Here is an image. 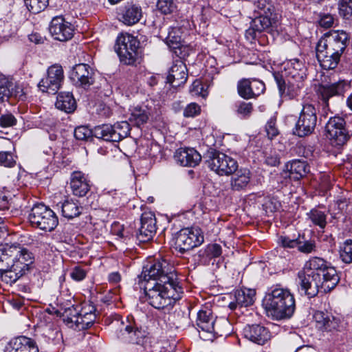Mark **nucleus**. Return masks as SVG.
I'll use <instances>...</instances> for the list:
<instances>
[{
	"instance_id": "47",
	"label": "nucleus",
	"mask_w": 352,
	"mask_h": 352,
	"mask_svg": "<svg viewBox=\"0 0 352 352\" xmlns=\"http://www.w3.org/2000/svg\"><path fill=\"white\" fill-rule=\"evenodd\" d=\"M222 254V248L221 246L217 243H211L208 244L204 250L199 252V255L206 256V258L210 259L212 258H217L220 256Z\"/></svg>"
},
{
	"instance_id": "33",
	"label": "nucleus",
	"mask_w": 352,
	"mask_h": 352,
	"mask_svg": "<svg viewBox=\"0 0 352 352\" xmlns=\"http://www.w3.org/2000/svg\"><path fill=\"white\" fill-rule=\"evenodd\" d=\"M286 169L289 173V178L294 180H299L309 172V167L306 162L298 160L287 163Z\"/></svg>"
},
{
	"instance_id": "52",
	"label": "nucleus",
	"mask_w": 352,
	"mask_h": 352,
	"mask_svg": "<svg viewBox=\"0 0 352 352\" xmlns=\"http://www.w3.org/2000/svg\"><path fill=\"white\" fill-rule=\"evenodd\" d=\"M93 135V130L87 126H80L74 130V137L78 140H87Z\"/></svg>"
},
{
	"instance_id": "60",
	"label": "nucleus",
	"mask_w": 352,
	"mask_h": 352,
	"mask_svg": "<svg viewBox=\"0 0 352 352\" xmlns=\"http://www.w3.org/2000/svg\"><path fill=\"white\" fill-rule=\"evenodd\" d=\"M181 40L179 37L175 36L173 35V33L170 32L168 34L166 37V43L169 46L170 48L173 50H177L180 48L181 46Z\"/></svg>"
},
{
	"instance_id": "43",
	"label": "nucleus",
	"mask_w": 352,
	"mask_h": 352,
	"mask_svg": "<svg viewBox=\"0 0 352 352\" xmlns=\"http://www.w3.org/2000/svg\"><path fill=\"white\" fill-rule=\"evenodd\" d=\"M23 275L21 272L14 270L12 265L6 270H0L1 281L10 285L16 283Z\"/></svg>"
},
{
	"instance_id": "19",
	"label": "nucleus",
	"mask_w": 352,
	"mask_h": 352,
	"mask_svg": "<svg viewBox=\"0 0 352 352\" xmlns=\"http://www.w3.org/2000/svg\"><path fill=\"white\" fill-rule=\"evenodd\" d=\"M70 78L76 86L85 89L88 88L94 82V72L87 64L76 65Z\"/></svg>"
},
{
	"instance_id": "1",
	"label": "nucleus",
	"mask_w": 352,
	"mask_h": 352,
	"mask_svg": "<svg viewBox=\"0 0 352 352\" xmlns=\"http://www.w3.org/2000/svg\"><path fill=\"white\" fill-rule=\"evenodd\" d=\"M267 315L280 320L289 318L295 310V299L289 289L276 287L265 298Z\"/></svg>"
},
{
	"instance_id": "27",
	"label": "nucleus",
	"mask_w": 352,
	"mask_h": 352,
	"mask_svg": "<svg viewBox=\"0 0 352 352\" xmlns=\"http://www.w3.org/2000/svg\"><path fill=\"white\" fill-rule=\"evenodd\" d=\"M188 78L186 65L180 60H176L168 71L167 80L173 87L184 84Z\"/></svg>"
},
{
	"instance_id": "57",
	"label": "nucleus",
	"mask_w": 352,
	"mask_h": 352,
	"mask_svg": "<svg viewBox=\"0 0 352 352\" xmlns=\"http://www.w3.org/2000/svg\"><path fill=\"white\" fill-rule=\"evenodd\" d=\"M16 124V119L10 113L3 114L0 116V126L1 127H10Z\"/></svg>"
},
{
	"instance_id": "17",
	"label": "nucleus",
	"mask_w": 352,
	"mask_h": 352,
	"mask_svg": "<svg viewBox=\"0 0 352 352\" xmlns=\"http://www.w3.org/2000/svg\"><path fill=\"white\" fill-rule=\"evenodd\" d=\"M49 30L54 39L60 41H66L73 36L72 25L62 16L54 17L50 23Z\"/></svg>"
},
{
	"instance_id": "23",
	"label": "nucleus",
	"mask_w": 352,
	"mask_h": 352,
	"mask_svg": "<svg viewBox=\"0 0 352 352\" xmlns=\"http://www.w3.org/2000/svg\"><path fill=\"white\" fill-rule=\"evenodd\" d=\"M256 292L251 289H241L236 290L231 294L232 301L229 303V308L232 310L237 307H248L252 305L254 301Z\"/></svg>"
},
{
	"instance_id": "64",
	"label": "nucleus",
	"mask_w": 352,
	"mask_h": 352,
	"mask_svg": "<svg viewBox=\"0 0 352 352\" xmlns=\"http://www.w3.org/2000/svg\"><path fill=\"white\" fill-rule=\"evenodd\" d=\"M265 162L271 166H276L279 164L280 160L277 155H270L266 157Z\"/></svg>"
},
{
	"instance_id": "59",
	"label": "nucleus",
	"mask_w": 352,
	"mask_h": 352,
	"mask_svg": "<svg viewBox=\"0 0 352 352\" xmlns=\"http://www.w3.org/2000/svg\"><path fill=\"white\" fill-rule=\"evenodd\" d=\"M86 274L87 273L85 270H83L80 266H76L73 268L70 276L74 280L76 281H80L85 278Z\"/></svg>"
},
{
	"instance_id": "24",
	"label": "nucleus",
	"mask_w": 352,
	"mask_h": 352,
	"mask_svg": "<svg viewBox=\"0 0 352 352\" xmlns=\"http://www.w3.org/2000/svg\"><path fill=\"white\" fill-rule=\"evenodd\" d=\"M175 160L183 166L195 167L201 160V155L193 148H180L175 154Z\"/></svg>"
},
{
	"instance_id": "58",
	"label": "nucleus",
	"mask_w": 352,
	"mask_h": 352,
	"mask_svg": "<svg viewBox=\"0 0 352 352\" xmlns=\"http://www.w3.org/2000/svg\"><path fill=\"white\" fill-rule=\"evenodd\" d=\"M265 131L270 139H272L278 134V129L276 126V119L270 118L265 125Z\"/></svg>"
},
{
	"instance_id": "15",
	"label": "nucleus",
	"mask_w": 352,
	"mask_h": 352,
	"mask_svg": "<svg viewBox=\"0 0 352 352\" xmlns=\"http://www.w3.org/2000/svg\"><path fill=\"white\" fill-rule=\"evenodd\" d=\"M265 90L263 81L257 79H242L238 82L237 91L243 99L254 98L262 94Z\"/></svg>"
},
{
	"instance_id": "11",
	"label": "nucleus",
	"mask_w": 352,
	"mask_h": 352,
	"mask_svg": "<svg viewBox=\"0 0 352 352\" xmlns=\"http://www.w3.org/2000/svg\"><path fill=\"white\" fill-rule=\"evenodd\" d=\"M346 122L342 117L331 118L325 126L326 136L333 146H342L349 139V132L345 128Z\"/></svg>"
},
{
	"instance_id": "10",
	"label": "nucleus",
	"mask_w": 352,
	"mask_h": 352,
	"mask_svg": "<svg viewBox=\"0 0 352 352\" xmlns=\"http://www.w3.org/2000/svg\"><path fill=\"white\" fill-rule=\"evenodd\" d=\"M206 162L208 167L219 175H232L238 168L234 159L218 151L210 153Z\"/></svg>"
},
{
	"instance_id": "8",
	"label": "nucleus",
	"mask_w": 352,
	"mask_h": 352,
	"mask_svg": "<svg viewBox=\"0 0 352 352\" xmlns=\"http://www.w3.org/2000/svg\"><path fill=\"white\" fill-rule=\"evenodd\" d=\"M316 123L317 113L315 107L311 104L305 103L294 129V134L299 137L309 135L314 131Z\"/></svg>"
},
{
	"instance_id": "54",
	"label": "nucleus",
	"mask_w": 352,
	"mask_h": 352,
	"mask_svg": "<svg viewBox=\"0 0 352 352\" xmlns=\"http://www.w3.org/2000/svg\"><path fill=\"white\" fill-rule=\"evenodd\" d=\"M201 113V107L195 103L188 104L184 110V116L186 118H194Z\"/></svg>"
},
{
	"instance_id": "28",
	"label": "nucleus",
	"mask_w": 352,
	"mask_h": 352,
	"mask_svg": "<svg viewBox=\"0 0 352 352\" xmlns=\"http://www.w3.org/2000/svg\"><path fill=\"white\" fill-rule=\"evenodd\" d=\"M70 186L73 194L77 197H84L90 190L87 177L80 171H75L71 175Z\"/></svg>"
},
{
	"instance_id": "29",
	"label": "nucleus",
	"mask_w": 352,
	"mask_h": 352,
	"mask_svg": "<svg viewBox=\"0 0 352 352\" xmlns=\"http://www.w3.org/2000/svg\"><path fill=\"white\" fill-rule=\"evenodd\" d=\"M10 344V349L8 352H38L35 342L25 336L13 339Z\"/></svg>"
},
{
	"instance_id": "5",
	"label": "nucleus",
	"mask_w": 352,
	"mask_h": 352,
	"mask_svg": "<svg viewBox=\"0 0 352 352\" xmlns=\"http://www.w3.org/2000/svg\"><path fill=\"white\" fill-rule=\"evenodd\" d=\"M28 220L32 227L49 232L53 230L58 223L53 210L42 204H35L32 207Z\"/></svg>"
},
{
	"instance_id": "53",
	"label": "nucleus",
	"mask_w": 352,
	"mask_h": 352,
	"mask_svg": "<svg viewBox=\"0 0 352 352\" xmlns=\"http://www.w3.org/2000/svg\"><path fill=\"white\" fill-rule=\"evenodd\" d=\"M339 12L345 18L352 15V0H339Z\"/></svg>"
},
{
	"instance_id": "4",
	"label": "nucleus",
	"mask_w": 352,
	"mask_h": 352,
	"mask_svg": "<svg viewBox=\"0 0 352 352\" xmlns=\"http://www.w3.org/2000/svg\"><path fill=\"white\" fill-rule=\"evenodd\" d=\"M304 271H312L313 274H318L327 289H333L340 281V276L335 267L328 265L327 262L320 257L311 258L306 262Z\"/></svg>"
},
{
	"instance_id": "21",
	"label": "nucleus",
	"mask_w": 352,
	"mask_h": 352,
	"mask_svg": "<svg viewBox=\"0 0 352 352\" xmlns=\"http://www.w3.org/2000/svg\"><path fill=\"white\" fill-rule=\"evenodd\" d=\"M243 333L246 339L260 345L266 343L271 338L270 331L260 324L246 326L243 329Z\"/></svg>"
},
{
	"instance_id": "62",
	"label": "nucleus",
	"mask_w": 352,
	"mask_h": 352,
	"mask_svg": "<svg viewBox=\"0 0 352 352\" xmlns=\"http://www.w3.org/2000/svg\"><path fill=\"white\" fill-rule=\"evenodd\" d=\"M265 2V1L264 0L259 1L257 2L256 7L258 10H260V12L258 14L262 13L263 14H267L270 13V15H272L271 7L270 6L266 7Z\"/></svg>"
},
{
	"instance_id": "3",
	"label": "nucleus",
	"mask_w": 352,
	"mask_h": 352,
	"mask_svg": "<svg viewBox=\"0 0 352 352\" xmlns=\"http://www.w3.org/2000/svg\"><path fill=\"white\" fill-rule=\"evenodd\" d=\"M140 41L136 37L121 33L116 39L115 50L120 61L125 65H133L140 57Z\"/></svg>"
},
{
	"instance_id": "32",
	"label": "nucleus",
	"mask_w": 352,
	"mask_h": 352,
	"mask_svg": "<svg viewBox=\"0 0 352 352\" xmlns=\"http://www.w3.org/2000/svg\"><path fill=\"white\" fill-rule=\"evenodd\" d=\"M56 107L67 113H73L76 109V102L72 94L69 92L60 93L55 103Z\"/></svg>"
},
{
	"instance_id": "18",
	"label": "nucleus",
	"mask_w": 352,
	"mask_h": 352,
	"mask_svg": "<svg viewBox=\"0 0 352 352\" xmlns=\"http://www.w3.org/2000/svg\"><path fill=\"white\" fill-rule=\"evenodd\" d=\"M140 227L137 238L142 243H146L153 239L156 232V219L151 212H144L140 219Z\"/></svg>"
},
{
	"instance_id": "35",
	"label": "nucleus",
	"mask_w": 352,
	"mask_h": 352,
	"mask_svg": "<svg viewBox=\"0 0 352 352\" xmlns=\"http://www.w3.org/2000/svg\"><path fill=\"white\" fill-rule=\"evenodd\" d=\"M56 206L61 209L63 217L67 219H73L81 214L82 207L77 201L67 199L62 203H58Z\"/></svg>"
},
{
	"instance_id": "48",
	"label": "nucleus",
	"mask_w": 352,
	"mask_h": 352,
	"mask_svg": "<svg viewBox=\"0 0 352 352\" xmlns=\"http://www.w3.org/2000/svg\"><path fill=\"white\" fill-rule=\"evenodd\" d=\"M28 9L34 14L44 10L49 3V0H24Z\"/></svg>"
},
{
	"instance_id": "42",
	"label": "nucleus",
	"mask_w": 352,
	"mask_h": 352,
	"mask_svg": "<svg viewBox=\"0 0 352 352\" xmlns=\"http://www.w3.org/2000/svg\"><path fill=\"white\" fill-rule=\"evenodd\" d=\"M112 126L113 127V142H119L129 135L131 129L127 122H117Z\"/></svg>"
},
{
	"instance_id": "56",
	"label": "nucleus",
	"mask_w": 352,
	"mask_h": 352,
	"mask_svg": "<svg viewBox=\"0 0 352 352\" xmlns=\"http://www.w3.org/2000/svg\"><path fill=\"white\" fill-rule=\"evenodd\" d=\"M16 164L10 152H0V165L6 167H13Z\"/></svg>"
},
{
	"instance_id": "50",
	"label": "nucleus",
	"mask_w": 352,
	"mask_h": 352,
	"mask_svg": "<svg viewBox=\"0 0 352 352\" xmlns=\"http://www.w3.org/2000/svg\"><path fill=\"white\" fill-rule=\"evenodd\" d=\"M157 8L161 13L169 14L176 10L177 6L174 0H158Z\"/></svg>"
},
{
	"instance_id": "51",
	"label": "nucleus",
	"mask_w": 352,
	"mask_h": 352,
	"mask_svg": "<svg viewBox=\"0 0 352 352\" xmlns=\"http://www.w3.org/2000/svg\"><path fill=\"white\" fill-rule=\"evenodd\" d=\"M303 237L298 235V250L302 253L309 254L316 250V243L314 241H302Z\"/></svg>"
},
{
	"instance_id": "13",
	"label": "nucleus",
	"mask_w": 352,
	"mask_h": 352,
	"mask_svg": "<svg viewBox=\"0 0 352 352\" xmlns=\"http://www.w3.org/2000/svg\"><path fill=\"white\" fill-rule=\"evenodd\" d=\"M64 79L63 69L60 65H53L47 72V76L38 83V88L43 92L54 94L60 89Z\"/></svg>"
},
{
	"instance_id": "41",
	"label": "nucleus",
	"mask_w": 352,
	"mask_h": 352,
	"mask_svg": "<svg viewBox=\"0 0 352 352\" xmlns=\"http://www.w3.org/2000/svg\"><path fill=\"white\" fill-rule=\"evenodd\" d=\"M113 127L111 124L98 125L94 128L93 135L98 139L113 142Z\"/></svg>"
},
{
	"instance_id": "40",
	"label": "nucleus",
	"mask_w": 352,
	"mask_h": 352,
	"mask_svg": "<svg viewBox=\"0 0 352 352\" xmlns=\"http://www.w3.org/2000/svg\"><path fill=\"white\" fill-rule=\"evenodd\" d=\"M251 23L258 32L261 33L272 27L275 21L268 14H263L260 13L258 16L252 19Z\"/></svg>"
},
{
	"instance_id": "44",
	"label": "nucleus",
	"mask_w": 352,
	"mask_h": 352,
	"mask_svg": "<svg viewBox=\"0 0 352 352\" xmlns=\"http://www.w3.org/2000/svg\"><path fill=\"white\" fill-rule=\"evenodd\" d=\"M254 110L252 102L245 101H239L235 103V113L243 119L249 118Z\"/></svg>"
},
{
	"instance_id": "39",
	"label": "nucleus",
	"mask_w": 352,
	"mask_h": 352,
	"mask_svg": "<svg viewBox=\"0 0 352 352\" xmlns=\"http://www.w3.org/2000/svg\"><path fill=\"white\" fill-rule=\"evenodd\" d=\"M19 97V99H22L23 95L21 94L18 95V93L14 91V85L12 82L8 79L3 78L0 80V103H2L10 97Z\"/></svg>"
},
{
	"instance_id": "38",
	"label": "nucleus",
	"mask_w": 352,
	"mask_h": 352,
	"mask_svg": "<svg viewBox=\"0 0 352 352\" xmlns=\"http://www.w3.org/2000/svg\"><path fill=\"white\" fill-rule=\"evenodd\" d=\"M95 318L96 316L91 310L89 312L82 310L78 316L72 318V322H74L76 327L79 330H84L89 328L93 324Z\"/></svg>"
},
{
	"instance_id": "37",
	"label": "nucleus",
	"mask_w": 352,
	"mask_h": 352,
	"mask_svg": "<svg viewBox=\"0 0 352 352\" xmlns=\"http://www.w3.org/2000/svg\"><path fill=\"white\" fill-rule=\"evenodd\" d=\"M274 78L281 96H288L289 98H293L298 95L297 90L300 88L298 85L295 87L289 80L286 83L283 76L279 74L275 75Z\"/></svg>"
},
{
	"instance_id": "63",
	"label": "nucleus",
	"mask_w": 352,
	"mask_h": 352,
	"mask_svg": "<svg viewBox=\"0 0 352 352\" xmlns=\"http://www.w3.org/2000/svg\"><path fill=\"white\" fill-rule=\"evenodd\" d=\"M9 208V201L8 197L4 192L0 191V210H4Z\"/></svg>"
},
{
	"instance_id": "14",
	"label": "nucleus",
	"mask_w": 352,
	"mask_h": 352,
	"mask_svg": "<svg viewBox=\"0 0 352 352\" xmlns=\"http://www.w3.org/2000/svg\"><path fill=\"white\" fill-rule=\"evenodd\" d=\"M214 321L211 310L202 309L197 313L196 325L198 328L199 337L204 340H211L214 338Z\"/></svg>"
},
{
	"instance_id": "36",
	"label": "nucleus",
	"mask_w": 352,
	"mask_h": 352,
	"mask_svg": "<svg viewBox=\"0 0 352 352\" xmlns=\"http://www.w3.org/2000/svg\"><path fill=\"white\" fill-rule=\"evenodd\" d=\"M19 250L16 245L8 244L0 245V270H6L13 263V257Z\"/></svg>"
},
{
	"instance_id": "30",
	"label": "nucleus",
	"mask_w": 352,
	"mask_h": 352,
	"mask_svg": "<svg viewBox=\"0 0 352 352\" xmlns=\"http://www.w3.org/2000/svg\"><path fill=\"white\" fill-rule=\"evenodd\" d=\"M232 177L230 186L232 190L240 191L244 190L250 182L251 173L247 168L236 170Z\"/></svg>"
},
{
	"instance_id": "12",
	"label": "nucleus",
	"mask_w": 352,
	"mask_h": 352,
	"mask_svg": "<svg viewBox=\"0 0 352 352\" xmlns=\"http://www.w3.org/2000/svg\"><path fill=\"white\" fill-rule=\"evenodd\" d=\"M347 40L348 35L345 32L342 30L329 31L319 40L317 46L342 55L346 47Z\"/></svg>"
},
{
	"instance_id": "49",
	"label": "nucleus",
	"mask_w": 352,
	"mask_h": 352,
	"mask_svg": "<svg viewBox=\"0 0 352 352\" xmlns=\"http://www.w3.org/2000/svg\"><path fill=\"white\" fill-rule=\"evenodd\" d=\"M340 256L345 263H352V240H346L340 251Z\"/></svg>"
},
{
	"instance_id": "31",
	"label": "nucleus",
	"mask_w": 352,
	"mask_h": 352,
	"mask_svg": "<svg viewBox=\"0 0 352 352\" xmlns=\"http://www.w3.org/2000/svg\"><path fill=\"white\" fill-rule=\"evenodd\" d=\"M314 318L318 328L320 329L331 331L338 326V320L329 313L318 311L315 312Z\"/></svg>"
},
{
	"instance_id": "46",
	"label": "nucleus",
	"mask_w": 352,
	"mask_h": 352,
	"mask_svg": "<svg viewBox=\"0 0 352 352\" xmlns=\"http://www.w3.org/2000/svg\"><path fill=\"white\" fill-rule=\"evenodd\" d=\"M208 86L204 84L201 80H195L189 89V93L192 96H201L203 98H206L208 96Z\"/></svg>"
},
{
	"instance_id": "22",
	"label": "nucleus",
	"mask_w": 352,
	"mask_h": 352,
	"mask_svg": "<svg viewBox=\"0 0 352 352\" xmlns=\"http://www.w3.org/2000/svg\"><path fill=\"white\" fill-rule=\"evenodd\" d=\"M19 250L13 257L14 270L21 272L24 275L30 270V266L34 263V257L31 252L26 248L16 245Z\"/></svg>"
},
{
	"instance_id": "34",
	"label": "nucleus",
	"mask_w": 352,
	"mask_h": 352,
	"mask_svg": "<svg viewBox=\"0 0 352 352\" xmlns=\"http://www.w3.org/2000/svg\"><path fill=\"white\" fill-rule=\"evenodd\" d=\"M151 116V109L147 106L137 107L131 110L129 121L140 127L146 124Z\"/></svg>"
},
{
	"instance_id": "45",
	"label": "nucleus",
	"mask_w": 352,
	"mask_h": 352,
	"mask_svg": "<svg viewBox=\"0 0 352 352\" xmlns=\"http://www.w3.org/2000/svg\"><path fill=\"white\" fill-rule=\"evenodd\" d=\"M309 219L312 223L324 229L327 226V214L318 209H312L308 214Z\"/></svg>"
},
{
	"instance_id": "25",
	"label": "nucleus",
	"mask_w": 352,
	"mask_h": 352,
	"mask_svg": "<svg viewBox=\"0 0 352 352\" xmlns=\"http://www.w3.org/2000/svg\"><path fill=\"white\" fill-rule=\"evenodd\" d=\"M119 20L127 25H134L140 21L142 16V8L132 3H127L120 9Z\"/></svg>"
},
{
	"instance_id": "20",
	"label": "nucleus",
	"mask_w": 352,
	"mask_h": 352,
	"mask_svg": "<svg viewBox=\"0 0 352 352\" xmlns=\"http://www.w3.org/2000/svg\"><path fill=\"white\" fill-rule=\"evenodd\" d=\"M113 328L116 329L117 337L125 342L139 344L142 333L138 329L133 328L129 321L127 323L116 320L111 323Z\"/></svg>"
},
{
	"instance_id": "9",
	"label": "nucleus",
	"mask_w": 352,
	"mask_h": 352,
	"mask_svg": "<svg viewBox=\"0 0 352 352\" xmlns=\"http://www.w3.org/2000/svg\"><path fill=\"white\" fill-rule=\"evenodd\" d=\"M298 284L301 290L305 292L309 298L316 296L320 289L324 293L332 289H327L324 285V280L318 274H313L312 271L301 270L298 273Z\"/></svg>"
},
{
	"instance_id": "7",
	"label": "nucleus",
	"mask_w": 352,
	"mask_h": 352,
	"mask_svg": "<svg viewBox=\"0 0 352 352\" xmlns=\"http://www.w3.org/2000/svg\"><path fill=\"white\" fill-rule=\"evenodd\" d=\"M204 242V235L198 228H184L175 234L173 248L180 253H184L200 245Z\"/></svg>"
},
{
	"instance_id": "26",
	"label": "nucleus",
	"mask_w": 352,
	"mask_h": 352,
	"mask_svg": "<svg viewBox=\"0 0 352 352\" xmlns=\"http://www.w3.org/2000/svg\"><path fill=\"white\" fill-rule=\"evenodd\" d=\"M341 56L336 52L316 46V57L324 69H335L340 60Z\"/></svg>"
},
{
	"instance_id": "2",
	"label": "nucleus",
	"mask_w": 352,
	"mask_h": 352,
	"mask_svg": "<svg viewBox=\"0 0 352 352\" xmlns=\"http://www.w3.org/2000/svg\"><path fill=\"white\" fill-rule=\"evenodd\" d=\"M146 300L155 309H163L180 298L182 288L179 283L162 284L155 283L153 286L144 288Z\"/></svg>"
},
{
	"instance_id": "6",
	"label": "nucleus",
	"mask_w": 352,
	"mask_h": 352,
	"mask_svg": "<svg viewBox=\"0 0 352 352\" xmlns=\"http://www.w3.org/2000/svg\"><path fill=\"white\" fill-rule=\"evenodd\" d=\"M171 269L166 260L155 261L144 267L142 276L146 281L153 279L162 284L179 283L176 274Z\"/></svg>"
},
{
	"instance_id": "55",
	"label": "nucleus",
	"mask_w": 352,
	"mask_h": 352,
	"mask_svg": "<svg viewBox=\"0 0 352 352\" xmlns=\"http://www.w3.org/2000/svg\"><path fill=\"white\" fill-rule=\"evenodd\" d=\"M298 236L296 239H291L287 236H280L278 238V243L284 248H295L298 246Z\"/></svg>"
},
{
	"instance_id": "16",
	"label": "nucleus",
	"mask_w": 352,
	"mask_h": 352,
	"mask_svg": "<svg viewBox=\"0 0 352 352\" xmlns=\"http://www.w3.org/2000/svg\"><path fill=\"white\" fill-rule=\"evenodd\" d=\"M350 88V83L347 80H342L336 82L322 85L318 87V94L324 102L325 107H329V100L333 96H343L344 93Z\"/></svg>"
},
{
	"instance_id": "61",
	"label": "nucleus",
	"mask_w": 352,
	"mask_h": 352,
	"mask_svg": "<svg viewBox=\"0 0 352 352\" xmlns=\"http://www.w3.org/2000/svg\"><path fill=\"white\" fill-rule=\"evenodd\" d=\"M333 23V17L331 15H324L320 19V25L325 28H329Z\"/></svg>"
}]
</instances>
